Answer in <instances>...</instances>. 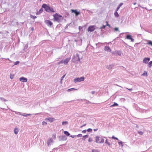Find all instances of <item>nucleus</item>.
Here are the masks:
<instances>
[{"mask_svg":"<svg viewBox=\"0 0 152 152\" xmlns=\"http://www.w3.org/2000/svg\"><path fill=\"white\" fill-rule=\"evenodd\" d=\"M54 21H56L58 23H60L63 19L62 16L57 13L53 15Z\"/></svg>","mask_w":152,"mask_h":152,"instance_id":"nucleus-1","label":"nucleus"},{"mask_svg":"<svg viewBox=\"0 0 152 152\" xmlns=\"http://www.w3.org/2000/svg\"><path fill=\"white\" fill-rule=\"evenodd\" d=\"M42 8L45 9L46 12H54V11L52 8L50 7L49 5L46 4H43L42 6Z\"/></svg>","mask_w":152,"mask_h":152,"instance_id":"nucleus-2","label":"nucleus"},{"mask_svg":"<svg viewBox=\"0 0 152 152\" xmlns=\"http://www.w3.org/2000/svg\"><path fill=\"white\" fill-rule=\"evenodd\" d=\"M82 54L80 53V54L77 53L76 56H74L72 58V60L73 61H80L81 59L82 58Z\"/></svg>","mask_w":152,"mask_h":152,"instance_id":"nucleus-3","label":"nucleus"},{"mask_svg":"<svg viewBox=\"0 0 152 152\" xmlns=\"http://www.w3.org/2000/svg\"><path fill=\"white\" fill-rule=\"evenodd\" d=\"M104 141V140L101 137L97 136L96 137V142L97 143H103Z\"/></svg>","mask_w":152,"mask_h":152,"instance_id":"nucleus-4","label":"nucleus"},{"mask_svg":"<svg viewBox=\"0 0 152 152\" xmlns=\"http://www.w3.org/2000/svg\"><path fill=\"white\" fill-rule=\"evenodd\" d=\"M84 77H82L80 78L77 77L75 78L74 80V82L75 83H76L78 82H80L83 81L84 80Z\"/></svg>","mask_w":152,"mask_h":152,"instance_id":"nucleus-5","label":"nucleus"},{"mask_svg":"<svg viewBox=\"0 0 152 152\" xmlns=\"http://www.w3.org/2000/svg\"><path fill=\"white\" fill-rule=\"evenodd\" d=\"M58 139L60 141H63L66 140L67 139V137L65 135L59 136Z\"/></svg>","mask_w":152,"mask_h":152,"instance_id":"nucleus-6","label":"nucleus"},{"mask_svg":"<svg viewBox=\"0 0 152 152\" xmlns=\"http://www.w3.org/2000/svg\"><path fill=\"white\" fill-rule=\"evenodd\" d=\"M71 11L72 13H74L76 16H77L80 14V12L79 11H78L77 10L71 9Z\"/></svg>","mask_w":152,"mask_h":152,"instance_id":"nucleus-7","label":"nucleus"},{"mask_svg":"<svg viewBox=\"0 0 152 152\" xmlns=\"http://www.w3.org/2000/svg\"><path fill=\"white\" fill-rule=\"evenodd\" d=\"M95 26H90L88 28V31L92 32L95 29Z\"/></svg>","mask_w":152,"mask_h":152,"instance_id":"nucleus-8","label":"nucleus"},{"mask_svg":"<svg viewBox=\"0 0 152 152\" xmlns=\"http://www.w3.org/2000/svg\"><path fill=\"white\" fill-rule=\"evenodd\" d=\"M46 24L48 26H51L53 23L49 20H47L45 21Z\"/></svg>","mask_w":152,"mask_h":152,"instance_id":"nucleus-9","label":"nucleus"},{"mask_svg":"<svg viewBox=\"0 0 152 152\" xmlns=\"http://www.w3.org/2000/svg\"><path fill=\"white\" fill-rule=\"evenodd\" d=\"M53 142V141L52 138H50L47 141V144L49 146L51 145V144Z\"/></svg>","mask_w":152,"mask_h":152,"instance_id":"nucleus-10","label":"nucleus"},{"mask_svg":"<svg viewBox=\"0 0 152 152\" xmlns=\"http://www.w3.org/2000/svg\"><path fill=\"white\" fill-rule=\"evenodd\" d=\"M126 38L128 39H130L131 40V42H134V39L132 38V37L131 35L129 34L127 35L126 36Z\"/></svg>","mask_w":152,"mask_h":152,"instance_id":"nucleus-11","label":"nucleus"},{"mask_svg":"<svg viewBox=\"0 0 152 152\" xmlns=\"http://www.w3.org/2000/svg\"><path fill=\"white\" fill-rule=\"evenodd\" d=\"M20 80L23 82H26L27 81V79L26 78L24 77H20L19 79Z\"/></svg>","mask_w":152,"mask_h":152,"instance_id":"nucleus-12","label":"nucleus"},{"mask_svg":"<svg viewBox=\"0 0 152 152\" xmlns=\"http://www.w3.org/2000/svg\"><path fill=\"white\" fill-rule=\"evenodd\" d=\"M150 60V58H145L143 60V62L147 64Z\"/></svg>","mask_w":152,"mask_h":152,"instance_id":"nucleus-13","label":"nucleus"},{"mask_svg":"<svg viewBox=\"0 0 152 152\" xmlns=\"http://www.w3.org/2000/svg\"><path fill=\"white\" fill-rule=\"evenodd\" d=\"M70 58H66L64 61V63L65 65L67 64L69 60H70Z\"/></svg>","mask_w":152,"mask_h":152,"instance_id":"nucleus-14","label":"nucleus"},{"mask_svg":"<svg viewBox=\"0 0 152 152\" xmlns=\"http://www.w3.org/2000/svg\"><path fill=\"white\" fill-rule=\"evenodd\" d=\"M104 50L105 51L110 52L111 51V49L108 46H106L105 47Z\"/></svg>","mask_w":152,"mask_h":152,"instance_id":"nucleus-15","label":"nucleus"},{"mask_svg":"<svg viewBox=\"0 0 152 152\" xmlns=\"http://www.w3.org/2000/svg\"><path fill=\"white\" fill-rule=\"evenodd\" d=\"M114 66V65L113 64L110 65L109 66H107V68L108 69H111Z\"/></svg>","mask_w":152,"mask_h":152,"instance_id":"nucleus-16","label":"nucleus"},{"mask_svg":"<svg viewBox=\"0 0 152 152\" xmlns=\"http://www.w3.org/2000/svg\"><path fill=\"white\" fill-rule=\"evenodd\" d=\"M47 119L49 121H50V122H52L55 119L54 118H46V120Z\"/></svg>","mask_w":152,"mask_h":152,"instance_id":"nucleus-17","label":"nucleus"},{"mask_svg":"<svg viewBox=\"0 0 152 152\" xmlns=\"http://www.w3.org/2000/svg\"><path fill=\"white\" fill-rule=\"evenodd\" d=\"M18 128H15L14 130V132L15 134H17L18 132Z\"/></svg>","mask_w":152,"mask_h":152,"instance_id":"nucleus-18","label":"nucleus"},{"mask_svg":"<svg viewBox=\"0 0 152 152\" xmlns=\"http://www.w3.org/2000/svg\"><path fill=\"white\" fill-rule=\"evenodd\" d=\"M64 134L66 136H69L70 135V134L67 131H65L64 132Z\"/></svg>","mask_w":152,"mask_h":152,"instance_id":"nucleus-19","label":"nucleus"},{"mask_svg":"<svg viewBox=\"0 0 152 152\" xmlns=\"http://www.w3.org/2000/svg\"><path fill=\"white\" fill-rule=\"evenodd\" d=\"M148 67H151L152 66V61H151L149 62L148 64Z\"/></svg>","mask_w":152,"mask_h":152,"instance_id":"nucleus-20","label":"nucleus"},{"mask_svg":"<svg viewBox=\"0 0 152 152\" xmlns=\"http://www.w3.org/2000/svg\"><path fill=\"white\" fill-rule=\"evenodd\" d=\"M114 15L115 17H118L119 16V15L118 14V12H117V11L115 12L114 13Z\"/></svg>","mask_w":152,"mask_h":152,"instance_id":"nucleus-21","label":"nucleus"},{"mask_svg":"<svg viewBox=\"0 0 152 152\" xmlns=\"http://www.w3.org/2000/svg\"><path fill=\"white\" fill-rule=\"evenodd\" d=\"M43 10L42 8L39 10V11L37 12V14H39L41 13H42L43 12Z\"/></svg>","mask_w":152,"mask_h":152,"instance_id":"nucleus-22","label":"nucleus"},{"mask_svg":"<svg viewBox=\"0 0 152 152\" xmlns=\"http://www.w3.org/2000/svg\"><path fill=\"white\" fill-rule=\"evenodd\" d=\"M88 135H86L83 136L82 139L83 140H85L86 138H87L88 137Z\"/></svg>","mask_w":152,"mask_h":152,"instance_id":"nucleus-23","label":"nucleus"},{"mask_svg":"<svg viewBox=\"0 0 152 152\" xmlns=\"http://www.w3.org/2000/svg\"><path fill=\"white\" fill-rule=\"evenodd\" d=\"M118 104L117 103L114 102L113 104V105H112L110 106V107H114V106H118Z\"/></svg>","mask_w":152,"mask_h":152,"instance_id":"nucleus-24","label":"nucleus"},{"mask_svg":"<svg viewBox=\"0 0 152 152\" xmlns=\"http://www.w3.org/2000/svg\"><path fill=\"white\" fill-rule=\"evenodd\" d=\"M0 99L2 101L6 102L7 101V100L3 97H0Z\"/></svg>","mask_w":152,"mask_h":152,"instance_id":"nucleus-25","label":"nucleus"},{"mask_svg":"<svg viewBox=\"0 0 152 152\" xmlns=\"http://www.w3.org/2000/svg\"><path fill=\"white\" fill-rule=\"evenodd\" d=\"M116 54H117L119 56H121V53L120 51H117L115 52Z\"/></svg>","mask_w":152,"mask_h":152,"instance_id":"nucleus-26","label":"nucleus"},{"mask_svg":"<svg viewBox=\"0 0 152 152\" xmlns=\"http://www.w3.org/2000/svg\"><path fill=\"white\" fill-rule=\"evenodd\" d=\"M68 124L67 121H63L62 123V124L63 125H65L67 124Z\"/></svg>","mask_w":152,"mask_h":152,"instance_id":"nucleus-27","label":"nucleus"},{"mask_svg":"<svg viewBox=\"0 0 152 152\" xmlns=\"http://www.w3.org/2000/svg\"><path fill=\"white\" fill-rule=\"evenodd\" d=\"M142 75L145 76H147L148 75L147 72L145 71L144 73Z\"/></svg>","mask_w":152,"mask_h":152,"instance_id":"nucleus-28","label":"nucleus"},{"mask_svg":"<svg viewBox=\"0 0 152 152\" xmlns=\"http://www.w3.org/2000/svg\"><path fill=\"white\" fill-rule=\"evenodd\" d=\"M92 152H99V151L98 150L92 149Z\"/></svg>","mask_w":152,"mask_h":152,"instance_id":"nucleus-29","label":"nucleus"},{"mask_svg":"<svg viewBox=\"0 0 152 152\" xmlns=\"http://www.w3.org/2000/svg\"><path fill=\"white\" fill-rule=\"evenodd\" d=\"M87 131L88 132H92V130L91 129L89 128L87 130Z\"/></svg>","mask_w":152,"mask_h":152,"instance_id":"nucleus-30","label":"nucleus"},{"mask_svg":"<svg viewBox=\"0 0 152 152\" xmlns=\"http://www.w3.org/2000/svg\"><path fill=\"white\" fill-rule=\"evenodd\" d=\"M148 44L151 45V46H152V42L151 41H149L148 42Z\"/></svg>","mask_w":152,"mask_h":152,"instance_id":"nucleus-31","label":"nucleus"},{"mask_svg":"<svg viewBox=\"0 0 152 152\" xmlns=\"http://www.w3.org/2000/svg\"><path fill=\"white\" fill-rule=\"evenodd\" d=\"M105 143L107 144L109 146H110V143L107 141V140H106Z\"/></svg>","mask_w":152,"mask_h":152,"instance_id":"nucleus-32","label":"nucleus"},{"mask_svg":"<svg viewBox=\"0 0 152 152\" xmlns=\"http://www.w3.org/2000/svg\"><path fill=\"white\" fill-rule=\"evenodd\" d=\"M14 75H12L11 74H10V77L11 79H12V78H13L14 77Z\"/></svg>","mask_w":152,"mask_h":152,"instance_id":"nucleus-33","label":"nucleus"},{"mask_svg":"<svg viewBox=\"0 0 152 152\" xmlns=\"http://www.w3.org/2000/svg\"><path fill=\"white\" fill-rule=\"evenodd\" d=\"M31 18H33L34 19L35 18H37V17L36 16H34L33 15H31Z\"/></svg>","mask_w":152,"mask_h":152,"instance_id":"nucleus-34","label":"nucleus"},{"mask_svg":"<svg viewBox=\"0 0 152 152\" xmlns=\"http://www.w3.org/2000/svg\"><path fill=\"white\" fill-rule=\"evenodd\" d=\"M106 26H105V25H103L102 27H100V28L101 29H104L106 27Z\"/></svg>","mask_w":152,"mask_h":152,"instance_id":"nucleus-35","label":"nucleus"},{"mask_svg":"<svg viewBox=\"0 0 152 152\" xmlns=\"http://www.w3.org/2000/svg\"><path fill=\"white\" fill-rule=\"evenodd\" d=\"M28 45L27 44L26 45H25L24 46L23 50H25L26 49H27V48H28Z\"/></svg>","mask_w":152,"mask_h":152,"instance_id":"nucleus-36","label":"nucleus"},{"mask_svg":"<svg viewBox=\"0 0 152 152\" xmlns=\"http://www.w3.org/2000/svg\"><path fill=\"white\" fill-rule=\"evenodd\" d=\"M75 89L74 88H70V89H69L68 90V91H72V90H75Z\"/></svg>","mask_w":152,"mask_h":152,"instance_id":"nucleus-37","label":"nucleus"},{"mask_svg":"<svg viewBox=\"0 0 152 152\" xmlns=\"http://www.w3.org/2000/svg\"><path fill=\"white\" fill-rule=\"evenodd\" d=\"M52 137H53V138L54 139H55L56 138V134H53Z\"/></svg>","mask_w":152,"mask_h":152,"instance_id":"nucleus-38","label":"nucleus"},{"mask_svg":"<svg viewBox=\"0 0 152 152\" xmlns=\"http://www.w3.org/2000/svg\"><path fill=\"white\" fill-rule=\"evenodd\" d=\"M138 133L139 134H140V135H142L143 133L142 132V131H138Z\"/></svg>","mask_w":152,"mask_h":152,"instance_id":"nucleus-39","label":"nucleus"},{"mask_svg":"<svg viewBox=\"0 0 152 152\" xmlns=\"http://www.w3.org/2000/svg\"><path fill=\"white\" fill-rule=\"evenodd\" d=\"M114 30L115 31H119L118 28V27H115L114 28Z\"/></svg>","mask_w":152,"mask_h":152,"instance_id":"nucleus-40","label":"nucleus"},{"mask_svg":"<svg viewBox=\"0 0 152 152\" xmlns=\"http://www.w3.org/2000/svg\"><path fill=\"white\" fill-rule=\"evenodd\" d=\"M63 63H64V61L63 60H62L61 61H60L59 62H58V64H62Z\"/></svg>","mask_w":152,"mask_h":152,"instance_id":"nucleus-41","label":"nucleus"},{"mask_svg":"<svg viewBox=\"0 0 152 152\" xmlns=\"http://www.w3.org/2000/svg\"><path fill=\"white\" fill-rule=\"evenodd\" d=\"M42 124L45 125L47 124V123L45 121H43L42 123Z\"/></svg>","mask_w":152,"mask_h":152,"instance_id":"nucleus-42","label":"nucleus"},{"mask_svg":"<svg viewBox=\"0 0 152 152\" xmlns=\"http://www.w3.org/2000/svg\"><path fill=\"white\" fill-rule=\"evenodd\" d=\"M76 137H81L82 136V135L81 134H78L77 135H76Z\"/></svg>","mask_w":152,"mask_h":152,"instance_id":"nucleus-43","label":"nucleus"},{"mask_svg":"<svg viewBox=\"0 0 152 152\" xmlns=\"http://www.w3.org/2000/svg\"><path fill=\"white\" fill-rule=\"evenodd\" d=\"M19 63H20V62L19 61H17L15 63V64H14V65H16L18 64H19Z\"/></svg>","mask_w":152,"mask_h":152,"instance_id":"nucleus-44","label":"nucleus"},{"mask_svg":"<svg viewBox=\"0 0 152 152\" xmlns=\"http://www.w3.org/2000/svg\"><path fill=\"white\" fill-rule=\"evenodd\" d=\"M112 138L113 139H116L117 140H118V139L117 138L115 137L114 136H113Z\"/></svg>","mask_w":152,"mask_h":152,"instance_id":"nucleus-45","label":"nucleus"},{"mask_svg":"<svg viewBox=\"0 0 152 152\" xmlns=\"http://www.w3.org/2000/svg\"><path fill=\"white\" fill-rule=\"evenodd\" d=\"M118 144L120 145H121L122 146H123V142L122 141L120 142H118Z\"/></svg>","mask_w":152,"mask_h":152,"instance_id":"nucleus-46","label":"nucleus"},{"mask_svg":"<svg viewBox=\"0 0 152 152\" xmlns=\"http://www.w3.org/2000/svg\"><path fill=\"white\" fill-rule=\"evenodd\" d=\"M92 139L91 138H89L88 139V141L89 142H92Z\"/></svg>","mask_w":152,"mask_h":152,"instance_id":"nucleus-47","label":"nucleus"},{"mask_svg":"<svg viewBox=\"0 0 152 152\" xmlns=\"http://www.w3.org/2000/svg\"><path fill=\"white\" fill-rule=\"evenodd\" d=\"M66 74L64 75L62 77H61V81L63 80V78H64V77H65V75H66Z\"/></svg>","mask_w":152,"mask_h":152,"instance_id":"nucleus-48","label":"nucleus"},{"mask_svg":"<svg viewBox=\"0 0 152 152\" xmlns=\"http://www.w3.org/2000/svg\"><path fill=\"white\" fill-rule=\"evenodd\" d=\"M86 131H87V130L85 129V130H83L82 131V132L83 133H85L86 132Z\"/></svg>","mask_w":152,"mask_h":152,"instance_id":"nucleus-49","label":"nucleus"},{"mask_svg":"<svg viewBox=\"0 0 152 152\" xmlns=\"http://www.w3.org/2000/svg\"><path fill=\"white\" fill-rule=\"evenodd\" d=\"M123 3H121L119 4L118 6L120 7L121 6H122V5H123Z\"/></svg>","mask_w":152,"mask_h":152,"instance_id":"nucleus-50","label":"nucleus"},{"mask_svg":"<svg viewBox=\"0 0 152 152\" xmlns=\"http://www.w3.org/2000/svg\"><path fill=\"white\" fill-rule=\"evenodd\" d=\"M11 111L12 112H15V114H17V113H19L20 115H21V114H20V112H16V111H12V110H11Z\"/></svg>","mask_w":152,"mask_h":152,"instance_id":"nucleus-51","label":"nucleus"},{"mask_svg":"<svg viewBox=\"0 0 152 152\" xmlns=\"http://www.w3.org/2000/svg\"><path fill=\"white\" fill-rule=\"evenodd\" d=\"M120 7L118 6V7H117L116 9V11H117L119 10V9H120Z\"/></svg>","mask_w":152,"mask_h":152,"instance_id":"nucleus-52","label":"nucleus"},{"mask_svg":"<svg viewBox=\"0 0 152 152\" xmlns=\"http://www.w3.org/2000/svg\"><path fill=\"white\" fill-rule=\"evenodd\" d=\"M126 89H128V90H129L130 91H132L133 90L132 88H129H129H126Z\"/></svg>","mask_w":152,"mask_h":152,"instance_id":"nucleus-53","label":"nucleus"},{"mask_svg":"<svg viewBox=\"0 0 152 152\" xmlns=\"http://www.w3.org/2000/svg\"><path fill=\"white\" fill-rule=\"evenodd\" d=\"M75 137H76V135H71L70 137L72 138H74Z\"/></svg>","mask_w":152,"mask_h":152,"instance_id":"nucleus-54","label":"nucleus"},{"mask_svg":"<svg viewBox=\"0 0 152 152\" xmlns=\"http://www.w3.org/2000/svg\"><path fill=\"white\" fill-rule=\"evenodd\" d=\"M86 125V124H84L83 125L81 126L80 127V128H82L83 126H85Z\"/></svg>","mask_w":152,"mask_h":152,"instance_id":"nucleus-55","label":"nucleus"},{"mask_svg":"<svg viewBox=\"0 0 152 152\" xmlns=\"http://www.w3.org/2000/svg\"><path fill=\"white\" fill-rule=\"evenodd\" d=\"M106 26H108L110 28L111 27L110 26L108 23H107Z\"/></svg>","mask_w":152,"mask_h":152,"instance_id":"nucleus-56","label":"nucleus"},{"mask_svg":"<svg viewBox=\"0 0 152 152\" xmlns=\"http://www.w3.org/2000/svg\"><path fill=\"white\" fill-rule=\"evenodd\" d=\"M74 114L77 116H78V114L77 113H75Z\"/></svg>","mask_w":152,"mask_h":152,"instance_id":"nucleus-57","label":"nucleus"},{"mask_svg":"<svg viewBox=\"0 0 152 152\" xmlns=\"http://www.w3.org/2000/svg\"><path fill=\"white\" fill-rule=\"evenodd\" d=\"M95 93V91H92L91 92V94H94Z\"/></svg>","mask_w":152,"mask_h":152,"instance_id":"nucleus-58","label":"nucleus"},{"mask_svg":"<svg viewBox=\"0 0 152 152\" xmlns=\"http://www.w3.org/2000/svg\"><path fill=\"white\" fill-rule=\"evenodd\" d=\"M97 130H98V129H94V131H97Z\"/></svg>","mask_w":152,"mask_h":152,"instance_id":"nucleus-59","label":"nucleus"},{"mask_svg":"<svg viewBox=\"0 0 152 152\" xmlns=\"http://www.w3.org/2000/svg\"><path fill=\"white\" fill-rule=\"evenodd\" d=\"M31 115V114H26V115L29 116V115Z\"/></svg>","mask_w":152,"mask_h":152,"instance_id":"nucleus-60","label":"nucleus"},{"mask_svg":"<svg viewBox=\"0 0 152 152\" xmlns=\"http://www.w3.org/2000/svg\"><path fill=\"white\" fill-rule=\"evenodd\" d=\"M34 30V28H31V31H33V30Z\"/></svg>","mask_w":152,"mask_h":152,"instance_id":"nucleus-61","label":"nucleus"},{"mask_svg":"<svg viewBox=\"0 0 152 152\" xmlns=\"http://www.w3.org/2000/svg\"><path fill=\"white\" fill-rule=\"evenodd\" d=\"M22 115L23 116H26L27 115Z\"/></svg>","mask_w":152,"mask_h":152,"instance_id":"nucleus-62","label":"nucleus"},{"mask_svg":"<svg viewBox=\"0 0 152 152\" xmlns=\"http://www.w3.org/2000/svg\"><path fill=\"white\" fill-rule=\"evenodd\" d=\"M136 4V3L135 2V3H134L133 4H134V5H135Z\"/></svg>","mask_w":152,"mask_h":152,"instance_id":"nucleus-63","label":"nucleus"},{"mask_svg":"<svg viewBox=\"0 0 152 152\" xmlns=\"http://www.w3.org/2000/svg\"><path fill=\"white\" fill-rule=\"evenodd\" d=\"M40 1H41L42 0H39Z\"/></svg>","mask_w":152,"mask_h":152,"instance_id":"nucleus-64","label":"nucleus"}]
</instances>
